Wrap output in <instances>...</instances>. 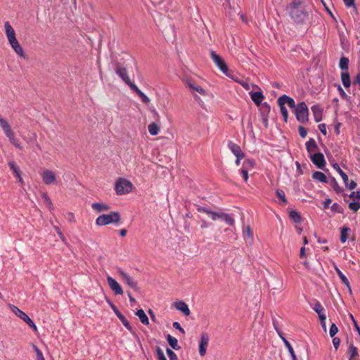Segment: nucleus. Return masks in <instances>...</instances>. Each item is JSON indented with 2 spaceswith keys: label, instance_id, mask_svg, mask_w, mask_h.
Segmentation results:
<instances>
[{
  "label": "nucleus",
  "instance_id": "obj_1",
  "mask_svg": "<svg viewBox=\"0 0 360 360\" xmlns=\"http://www.w3.org/2000/svg\"><path fill=\"white\" fill-rule=\"evenodd\" d=\"M288 9L290 18L297 23H303L308 17V11L301 0H294Z\"/></svg>",
  "mask_w": 360,
  "mask_h": 360
},
{
  "label": "nucleus",
  "instance_id": "obj_2",
  "mask_svg": "<svg viewBox=\"0 0 360 360\" xmlns=\"http://www.w3.org/2000/svg\"><path fill=\"white\" fill-rule=\"evenodd\" d=\"M4 27L6 37L13 51L19 56L25 58V53L23 51L22 46H20V44H19L18 41L16 39L15 32L12 26L10 25L8 22L6 21L4 22Z\"/></svg>",
  "mask_w": 360,
  "mask_h": 360
},
{
  "label": "nucleus",
  "instance_id": "obj_3",
  "mask_svg": "<svg viewBox=\"0 0 360 360\" xmlns=\"http://www.w3.org/2000/svg\"><path fill=\"white\" fill-rule=\"evenodd\" d=\"M197 210L198 212H202L208 214L213 221L221 219L231 226H234L235 220L231 214L223 212H213L209 208L205 207H198Z\"/></svg>",
  "mask_w": 360,
  "mask_h": 360
},
{
  "label": "nucleus",
  "instance_id": "obj_4",
  "mask_svg": "<svg viewBox=\"0 0 360 360\" xmlns=\"http://www.w3.org/2000/svg\"><path fill=\"white\" fill-rule=\"evenodd\" d=\"M121 216L118 212H111L109 214L99 215L96 219V224L98 226H103L110 224H117L120 222Z\"/></svg>",
  "mask_w": 360,
  "mask_h": 360
},
{
  "label": "nucleus",
  "instance_id": "obj_5",
  "mask_svg": "<svg viewBox=\"0 0 360 360\" xmlns=\"http://www.w3.org/2000/svg\"><path fill=\"white\" fill-rule=\"evenodd\" d=\"M296 119L298 122L306 123L309 120V110L304 102L298 103L294 110Z\"/></svg>",
  "mask_w": 360,
  "mask_h": 360
},
{
  "label": "nucleus",
  "instance_id": "obj_6",
  "mask_svg": "<svg viewBox=\"0 0 360 360\" xmlns=\"http://www.w3.org/2000/svg\"><path fill=\"white\" fill-rule=\"evenodd\" d=\"M132 184L125 179H119L115 184V191L117 194L123 195L131 191Z\"/></svg>",
  "mask_w": 360,
  "mask_h": 360
},
{
  "label": "nucleus",
  "instance_id": "obj_7",
  "mask_svg": "<svg viewBox=\"0 0 360 360\" xmlns=\"http://www.w3.org/2000/svg\"><path fill=\"white\" fill-rule=\"evenodd\" d=\"M210 53V57H211L212 60L215 63L217 67L224 74L229 76V74H228L229 68H228V66L226 65L224 60L213 50H211Z\"/></svg>",
  "mask_w": 360,
  "mask_h": 360
},
{
  "label": "nucleus",
  "instance_id": "obj_8",
  "mask_svg": "<svg viewBox=\"0 0 360 360\" xmlns=\"http://www.w3.org/2000/svg\"><path fill=\"white\" fill-rule=\"evenodd\" d=\"M12 311L20 319L25 321L34 332L37 331V327L33 321L22 310L18 309L17 307L13 306L12 307Z\"/></svg>",
  "mask_w": 360,
  "mask_h": 360
},
{
  "label": "nucleus",
  "instance_id": "obj_9",
  "mask_svg": "<svg viewBox=\"0 0 360 360\" xmlns=\"http://www.w3.org/2000/svg\"><path fill=\"white\" fill-rule=\"evenodd\" d=\"M118 272L122 280L129 287L133 288L135 290H139L137 282L134 280V278H132L129 274L125 273L122 269H119Z\"/></svg>",
  "mask_w": 360,
  "mask_h": 360
},
{
  "label": "nucleus",
  "instance_id": "obj_10",
  "mask_svg": "<svg viewBox=\"0 0 360 360\" xmlns=\"http://www.w3.org/2000/svg\"><path fill=\"white\" fill-rule=\"evenodd\" d=\"M311 162L319 168L323 169L326 166V160L324 155L321 153H316L310 155Z\"/></svg>",
  "mask_w": 360,
  "mask_h": 360
},
{
  "label": "nucleus",
  "instance_id": "obj_11",
  "mask_svg": "<svg viewBox=\"0 0 360 360\" xmlns=\"http://www.w3.org/2000/svg\"><path fill=\"white\" fill-rule=\"evenodd\" d=\"M41 178L43 182L46 185H51L56 181V174L53 172L49 169H44L41 172Z\"/></svg>",
  "mask_w": 360,
  "mask_h": 360
},
{
  "label": "nucleus",
  "instance_id": "obj_12",
  "mask_svg": "<svg viewBox=\"0 0 360 360\" xmlns=\"http://www.w3.org/2000/svg\"><path fill=\"white\" fill-rule=\"evenodd\" d=\"M210 337L207 333H202L200 336V340L199 343V353L200 355L203 356L206 354L207 347L208 346Z\"/></svg>",
  "mask_w": 360,
  "mask_h": 360
},
{
  "label": "nucleus",
  "instance_id": "obj_13",
  "mask_svg": "<svg viewBox=\"0 0 360 360\" xmlns=\"http://www.w3.org/2000/svg\"><path fill=\"white\" fill-rule=\"evenodd\" d=\"M107 281L108 283L110 288V289L114 292L115 295H122L123 294V290L120 285L117 283V281L112 278L111 276H108L107 277Z\"/></svg>",
  "mask_w": 360,
  "mask_h": 360
},
{
  "label": "nucleus",
  "instance_id": "obj_14",
  "mask_svg": "<svg viewBox=\"0 0 360 360\" xmlns=\"http://www.w3.org/2000/svg\"><path fill=\"white\" fill-rule=\"evenodd\" d=\"M0 126L9 140L15 136L10 124L6 120L3 118L1 116H0Z\"/></svg>",
  "mask_w": 360,
  "mask_h": 360
},
{
  "label": "nucleus",
  "instance_id": "obj_15",
  "mask_svg": "<svg viewBox=\"0 0 360 360\" xmlns=\"http://www.w3.org/2000/svg\"><path fill=\"white\" fill-rule=\"evenodd\" d=\"M277 103L278 105H282V104L285 105V104H287L290 108H293L294 110H295V108L297 106L293 98L287 95H283L280 96L277 100Z\"/></svg>",
  "mask_w": 360,
  "mask_h": 360
},
{
  "label": "nucleus",
  "instance_id": "obj_16",
  "mask_svg": "<svg viewBox=\"0 0 360 360\" xmlns=\"http://www.w3.org/2000/svg\"><path fill=\"white\" fill-rule=\"evenodd\" d=\"M228 147L230 150L234 154L236 158L239 157H245V153L242 151L240 146L232 141H229L228 143Z\"/></svg>",
  "mask_w": 360,
  "mask_h": 360
},
{
  "label": "nucleus",
  "instance_id": "obj_17",
  "mask_svg": "<svg viewBox=\"0 0 360 360\" xmlns=\"http://www.w3.org/2000/svg\"><path fill=\"white\" fill-rule=\"evenodd\" d=\"M174 307L176 309L181 311L185 316H189L191 314L188 306L184 301H178L174 302Z\"/></svg>",
  "mask_w": 360,
  "mask_h": 360
},
{
  "label": "nucleus",
  "instance_id": "obj_18",
  "mask_svg": "<svg viewBox=\"0 0 360 360\" xmlns=\"http://www.w3.org/2000/svg\"><path fill=\"white\" fill-rule=\"evenodd\" d=\"M91 207L97 213L106 212L110 209V207L108 205L103 202H94L91 205Z\"/></svg>",
  "mask_w": 360,
  "mask_h": 360
},
{
  "label": "nucleus",
  "instance_id": "obj_19",
  "mask_svg": "<svg viewBox=\"0 0 360 360\" xmlns=\"http://www.w3.org/2000/svg\"><path fill=\"white\" fill-rule=\"evenodd\" d=\"M334 268L341 281L347 286L349 294H352V288L350 287L349 282L347 277L343 274V273L340 270V269L336 265L334 266Z\"/></svg>",
  "mask_w": 360,
  "mask_h": 360
},
{
  "label": "nucleus",
  "instance_id": "obj_20",
  "mask_svg": "<svg viewBox=\"0 0 360 360\" xmlns=\"http://www.w3.org/2000/svg\"><path fill=\"white\" fill-rule=\"evenodd\" d=\"M115 72L123 79L125 83H127L130 80L126 68L117 65L115 68Z\"/></svg>",
  "mask_w": 360,
  "mask_h": 360
},
{
  "label": "nucleus",
  "instance_id": "obj_21",
  "mask_svg": "<svg viewBox=\"0 0 360 360\" xmlns=\"http://www.w3.org/2000/svg\"><path fill=\"white\" fill-rule=\"evenodd\" d=\"M186 83L191 91H195L203 96L205 95V91L200 86L195 84L193 81L188 79Z\"/></svg>",
  "mask_w": 360,
  "mask_h": 360
},
{
  "label": "nucleus",
  "instance_id": "obj_22",
  "mask_svg": "<svg viewBox=\"0 0 360 360\" xmlns=\"http://www.w3.org/2000/svg\"><path fill=\"white\" fill-rule=\"evenodd\" d=\"M311 111L313 112L314 120L316 122H319L322 120V109L318 105H313L311 107Z\"/></svg>",
  "mask_w": 360,
  "mask_h": 360
},
{
  "label": "nucleus",
  "instance_id": "obj_23",
  "mask_svg": "<svg viewBox=\"0 0 360 360\" xmlns=\"http://www.w3.org/2000/svg\"><path fill=\"white\" fill-rule=\"evenodd\" d=\"M251 98L253 102L259 106L262 104L264 96L262 91H256L251 94Z\"/></svg>",
  "mask_w": 360,
  "mask_h": 360
},
{
  "label": "nucleus",
  "instance_id": "obj_24",
  "mask_svg": "<svg viewBox=\"0 0 360 360\" xmlns=\"http://www.w3.org/2000/svg\"><path fill=\"white\" fill-rule=\"evenodd\" d=\"M166 338H167V340L169 345V346L175 349V350H179L181 349V347L178 345V340L176 338L172 336L171 335L168 334L167 336H166Z\"/></svg>",
  "mask_w": 360,
  "mask_h": 360
},
{
  "label": "nucleus",
  "instance_id": "obj_25",
  "mask_svg": "<svg viewBox=\"0 0 360 360\" xmlns=\"http://www.w3.org/2000/svg\"><path fill=\"white\" fill-rule=\"evenodd\" d=\"M136 315L139 317L140 321L144 324L148 326L149 324V320L146 314L145 311L143 309H139L136 312Z\"/></svg>",
  "mask_w": 360,
  "mask_h": 360
},
{
  "label": "nucleus",
  "instance_id": "obj_26",
  "mask_svg": "<svg viewBox=\"0 0 360 360\" xmlns=\"http://www.w3.org/2000/svg\"><path fill=\"white\" fill-rule=\"evenodd\" d=\"M306 149L309 153H311V152L317 150L318 146L315 141V140L311 138L308 141L306 142Z\"/></svg>",
  "mask_w": 360,
  "mask_h": 360
},
{
  "label": "nucleus",
  "instance_id": "obj_27",
  "mask_svg": "<svg viewBox=\"0 0 360 360\" xmlns=\"http://www.w3.org/2000/svg\"><path fill=\"white\" fill-rule=\"evenodd\" d=\"M312 178L318 181L327 183V176L321 172L316 171L312 174Z\"/></svg>",
  "mask_w": 360,
  "mask_h": 360
},
{
  "label": "nucleus",
  "instance_id": "obj_28",
  "mask_svg": "<svg viewBox=\"0 0 360 360\" xmlns=\"http://www.w3.org/2000/svg\"><path fill=\"white\" fill-rule=\"evenodd\" d=\"M281 340H283V343L285 344V346L287 347V349L291 356L292 360H298L290 343L284 337H281Z\"/></svg>",
  "mask_w": 360,
  "mask_h": 360
},
{
  "label": "nucleus",
  "instance_id": "obj_29",
  "mask_svg": "<svg viewBox=\"0 0 360 360\" xmlns=\"http://www.w3.org/2000/svg\"><path fill=\"white\" fill-rule=\"evenodd\" d=\"M148 129L150 135L155 136L159 134L160 127L156 122H152L148 125Z\"/></svg>",
  "mask_w": 360,
  "mask_h": 360
},
{
  "label": "nucleus",
  "instance_id": "obj_30",
  "mask_svg": "<svg viewBox=\"0 0 360 360\" xmlns=\"http://www.w3.org/2000/svg\"><path fill=\"white\" fill-rule=\"evenodd\" d=\"M341 80L343 86L348 88L351 85L350 76L348 72H343L341 73Z\"/></svg>",
  "mask_w": 360,
  "mask_h": 360
},
{
  "label": "nucleus",
  "instance_id": "obj_31",
  "mask_svg": "<svg viewBox=\"0 0 360 360\" xmlns=\"http://www.w3.org/2000/svg\"><path fill=\"white\" fill-rule=\"evenodd\" d=\"M117 317L120 320V321L122 323V324L126 327V328L127 330H129L131 333L134 334L136 335V337L137 338V335L133 331L129 322L125 319V317L122 314H118Z\"/></svg>",
  "mask_w": 360,
  "mask_h": 360
},
{
  "label": "nucleus",
  "instance_id": "obj_32",
  "mask_svg": "<svg viewBox=\"0 0 360 360\" xmlns=\"http://www.w3.org/2000/svg\"><path fill=\"white\" fill-rule=\"evenodd\" d=\"M349 59L346 57H342L340 59L339 62V67L342 70H346L347 72V70L349 68Z\"/></svg>",
  "mask_w": 360,
  "mask_h": 360
},
{
  "label": "nucleus",
  "instance_id": "obj_33",
  "mask_svg": "<svg viewBox=\"0 0 360 360\" xmlns=\"http://www.w3.org/2000/svg\"><path fill=\"white\" fill-rule=\"evenodd\" d=\"M350 231V229L348 227H342L340 231V241L344 243L348 238V233Z\"/></svg>",
  "mask_w": 360,
  "mask_h": 360
},
{
  "label": "nucleus",
  "instance_id": "obj_34",
  "mask_svg": "<svg viewBox=\"0 0 360 360\" xmlns=\"http://www.w3.org/2000/svg\"><path fill=\"white\" fill-rule=\"evenodd\" d=\"M289 217L290 219L295 223H300L301 221L300 214L295 210H292L290 212Z\"/></svg>",
  "mask_w": 360,
  "mask_h": 360
},
{
  "label": "nucleus",
  "instance_id": "obj_35",
  "mask_svg": "<svg viewBox=\"0 0 360 360\" xmlns=\"http://www.w3.org/2000/svg\"><path fill=\"white\" fill-rule=\"evenodd\" d=\"M333 167L334 169H335L340 174V175L341 176L343 181L345 184H347V182L348 181V176L347 175L340 169V167H339L338 164L335 163L333 165Z\"/></svg>",
  "mask_w": 360,
  "mask_h": 360
},
{
  "label": "nucleus",
  "instance_id": "obj_36",
  "mask_svg": "<svg viewBox=\"0 0 360 360\" xmlns=\"http://www.w3.org/2000/svg\"><path fill=\"white\" fill-rule=\"evenodd\" d=\"M255 165V162L253 160L247 159L243 162L242 169H245L249 170L251 168H253Z\"/></svg>",
  "mask_w": 360,
  "mask_h": 360
},
{
  "label": "nucleus",
  "instance_id": "obj_37",
  "mask_svg": "<svg viewBox=\"0 0 360 360\" xmlns=\"http://www.w3.org/2000/svg\"><path fill=\"white\" fill-rule=\"evenodd\" d=\"M271 107L267 103H264L262 104L261 111H262V116L263 115H267L270 112Z\"/></svg>",
  "mask_w": 360,
  "mask_h": 360
},
{
  "label": "nucleus",
  "instance_id": "obj_38",
  "mask_svg": "<svg viewBox=\"0 0 360 360\" xmlns=\"http://www.w3.org/2000/svg\"><path fill=\"white\" fill-rule=\"evenodd\" d=\"M330 184L336 193H339L342 191V188L339 186L335 178H332L330 181Z\"/></svg>",
  "mask_w": 360,
  "mask_h": 360
},
{
  "label": "nucleus",
  "instance_id": "obj_39",
  "mask_svg": "<svg viewBox=\"0 0 360 360\" xmlns=\"http://www.w3.org/2000/svg\"><path fill=\"white\" fill-rule=\"evenodd\" d=\"M314 310L318 314V315L323 314L325 309L319 302H316L314 307Z\"/></svg>",
  "mask_w": 360,
  "mask_h": 360
},
{
  "label": "nucleus",
  "instance_id": "obj_40",
  "mask_svg": "<svg viewBox=\"0 0 360 360\" xmlns=\"http://www.w3.org/2000/svg\"><path fill=\"white\" fill-rule=\"evenodd\" d=\"M32 348L36 353L37 360H45L41 351L35 345L32 344Z\"/></svg>",
  "mask_w": 360,
  "mask_h": 360
},
{
  "label": "nucleus",
  "instance_id": "obj_41",
  "mask_svg": "<svg viewBox=\"0 0 360 360\" xmlns=\"http://www.w3.org/2000/svg\"><path fill=\"white\" fill-rule=\"evenodd\" d=\"M276 195L280 198V200L284 203V204H287L288 201H287V199L285 198V193L283 190L281 189H278L276 191Z\"/></svg>",
  "mask_w": 360,
  "mask_h": 360
},
{
  "label": "nucleus",
  "instance_id": "obj_42",
  "mask_svg": "<svg viewBox=\"0 0 360 360\" xmlns=\"http://www.w3.org/2000/svg\"><path fill=\"white\" fill-rule=\"evenodd\" d=\"M280 107V110H281V113L283 117V120L285 122H288V110L287 108L285 107V105L283 104H282V105H278Z\"/></svg>",
  "mask_w": 360,
  "mask_h": 360
},
{
  "label": "nucleus",
  "instance_id": "obj_43",
  "mask_svg": "<svg viewBox=\"0 0 360 360\" xmlns=\"http://www.w3.org/2000/svg\"><path fill=\"white\" fill-rule=\"evenodd\" d=\"M349 352H350L349 360H351L354 357L357 356L359 354L357 348L355 346H354L353 345H350V346H349Z\"/></svg>",
  "mask_w": 360,
  "mask_h": 360
},
{
  "label": "nucleus",
  "instance_id": "obj_44",
  "mask_svg": "<svg viewBox=\"0 0 360 360\" xmlns=\"http://www.w3.org/2000/svg\"><path fill=\"white\" fill-rule=\"evenodd\" d=\"M166 352L169 358V360H178L176 354L171 349L167 348Z\"/></svg>",
  "mask_w": 360,
  "mask_h": 360
},
{
  "label": "nucleus",
  "instance_id": "obj_45",
  "mask_svg": "<svg viewBox=\"0 0 360 360\" xmlns=\"http://www.w3.org/2000/svg\"><path fill=\"white\" fill-rule=\"evenodd\" d=\"M349 208L354 212H357L360 209V203L358 202H352L349 204Z\"/></svg>",
  "mask_w": 360,
  "mask_h": 360
},
{
  "label": "nucleus",
  "instance_id": "obj_46",
  "mask_svg": "<svg viewBox=\"0 0 360 360\" xmlns=\"http://www.w3.org/2000/svg\"><path fill=\"white\" fill-rule=\"evenodd\" d=\"M156 353L158 360H167L160 347H157Z\"/></svg>",
  "mask_w": 360,
  "mask_h": 360
},
{
  "label": "nucleus",
  "instance_id": "obj_47",
  "mask_svg": "<svg viewBox=\"0 0 360 360\" xmlns=\"http://www.w3.org/2000/svg\"><path fill=\"white\" fill-rule=\"evenodd\" d=\"M338 328L337 327V326L335 323H333L330 328V331H329L330 336L332 338L334 337L338 333Z\"/></svg>",
  "mask_w": 360,
  "mask_h": 360
},
{
  "label": "nucleus",
  "instance_id": "obj_48",
  "mask_svg": "<svg viewBox=\"0 0 360 360\" xmlns=\"http://www.w3.org/2000/svg\"><path fill=\"white\" fill-rule=\"evenodd\" d=\"M138 96L140 97L143 103L147 104L150 102L149 98L143 92L141 91Z\"/></svg>",
  "mask_w": 360,
  "mask_h": 360
},
{
  "label": "nucleus",
  "instance_id": "obj_49",
  "mask_svg": "<svg viewBox=\"0 0 360 360\" xmlns=\"http://www.w3.org/2000/svg\"><path fill=\"white\" fill-rule=\"evenodd\" d=\"M331 210H332L333 212H338V213H342V211H343L342 208L338 203H334L331 206Z\"/></svg>",
  "mask_w": 360,
  "mask_h": 360
},
{
  "label": "nucleus",
  "instance_id": "obj_50",
  "mask_svg": "<svg viewBox=\"0 0 360 360\" xmlns=\"http://www.w3.org/2000/svg\"><path fill=\"white\" fill-rule=\"evenodd\" d=\"M8 166L10 167V169L13 171V172L15 174L18 172H19V169L18 167H17L16 164L13 162V161H11L8 162Z\"/></svg>",
  "mask_w": 360,
  "mask_h": 360
},
{
  "label": "nucleus",
  "instance_id": "obj_51",
  "mask_svg": "<svg viewBox=\"0 0 360 360\" xmlns=\"http://www.w3.org/2000/svg\"><path fill=\"white\" fill-rule=\"evenodd\" d=\"M298 131H299V134L300 136L302 137V138H304L306 137L307 134V129L302 127V126H300L298 127Z\"/></svg>",
  "mask_w": 360,
  "mask_h": 360
},
{
  "label": "nucleus",
  "instance_id": "obj_52",
  "mask_svg": "<svg viewBox=\"0 0 360 360\" xmlns=\"http://www.w3.org/2000/svg\"><path fill=\"white\" fill-rule=\"evenodd\" d=\"M338 90L340 95L341 96V97L342 98H344V99L348 98V96L347 95V94L345 93V91H344V89L341 87V86L340 84H338Z\"/></svg>",
  "mask_w": 360,
  "mask_h": 360
},
{
  "label": "nucleus",
  "instance_id": "obj_53",
  "mask_svg": "<svg viewBox=\"0 0 360 360\" xmlns=\"http://www.w3.org/2000/svg\"><path fill=\"white\" fill-rule=\"evenodd\" d=\"M244 234H246L248 238H252L253 232L250 226H248L246 228H245Z\"/></svg>",
  "mask_w": 360,
  "mask_h": 360
},
{
  "label": "nucleus",
  "instance_id": "obj_54",
  "mask_svg": "<svg viewBox=\"0 0 360 360\" xmlns=\"http://www.w3.org/2000/svg\"><path fill=\"white\" fill-rule=\"evenodd\" d=\"M349 317H350V319L352 321V323L354 324V326L356 330L358 332V333H359V335L360 336V328H359L357 322L356 321V320L354 319V316H353V315L352 314H349Z\"/></svg>",
  "mask_w": 360,
  "mask_h": 360
},
{
  "label": "nucleus",
  "instance_id": "obj_55",
  "mask_svg": "<svg viewBox=\"0 0 360 360\" xmlns=\"http://www.w3.org/2000/svg\"><path fill=\"white\" fill-rule=\"evenodd\" d=\"M9 141L11 142V144H13L15 148H19V149H22V147L20 144V143L18 142V140H16V139L15 138V136L12 139H11L9 140Z\"/></svg>",
  "mask_w": 360,
  "mask_h": 360
},
{
  "label": "nucleus",
  "instance_id": "obj_56",
  "mask_svg": "<svg viewBox=\"0 0 360 360\" xmlns=\"http://www.w3.org/2000/svg\"><path fill=\"white\" fill-rule=\"evenodd\" d=\"M345 184L346 187L349 190H353L356 187V183L353 180H352L349 183L347 181V184Z\"/></svg>",
  "mask_w": 360,
  "mask_h": 360
},
{
  "label": "nucleus",
  "instance_id": "obj_57",
  "mask_svg": "<svg viewBox=\"0 0 360 360\" xmlns=\"http://www.w3.org/2000/svg\"><path fill=\"white\" fill-rule=\"evenodd\" d=\"M173 327L176 329V330H179L182 334H185V330L181 326L180 323H178V322H174L173 324H172Z\"/></svg>",
  "mask_w": 360,
  "mask_h": 360
},
{
  "label": "nucleus",
  "instance_id": "obj_58",
  "mask_svg": "<svg viewBox=\"0 0 360 360\" xmlns=\"http://www.w3.org/2000/svg\"><path fill=\"white\" fill-rule=\"evenodd\" d=\"M240 173L242 174L243 175V178L244 179L245 181H247L248 179V170L247 169H240Z\"/></svg>",
  "mask_w": 360,
  "mask_h": 360
},
{
  "label": "nucleus",
  "instance_id": "obj_59",
  "mask_svg": "<svg viewBox=\"0 0 360 360\" xmlns=\"http://www.w3.org/2000/svg\"><path fill=\"white\" fill-rule=\"evenodd\" d=\"M108 302L110 304V306L112 308V309L113 310V311L115 312V314L117 315V316H118V314H121L120 311L117 309V308L110 300H108Z\"/></svg>",
  "mask_w": 360,
  "mask_h": 360
},
{
  "label": "nucleus",
  "instance_id": "obj_60",
  "mask_svg": "<svg viewBox=\"0 0 360 360\" xmlns=\"http://www.w3.org/2000/svg\"><path fill=\"white\" fill-rule=\"evenodd\" d=\"M333 346L335 348V349H338V348L340 344V339L338 338H334L333 339Z\"/></svg>",
  "mask_w": 360,
  "mask_h": 360
},
{
  "label": "nucleus",
  "instance_id": "obj_61",
  "mask_svg": "<svg viewBox=\"0 0 360 360\" xmlns=\"http://www.w3.org/2000/svg\"><path fill=\"white\" fill-rule=\"evenodd\" d=\"M54 228H55L58 235L59 236L60 238L61 239V240L65 242V238L63 233L60 231V229L58 226H55Z\"/></svg>",
  "mask_w": 360,
  "mask_h": 360
},
{
  "label": "nucleus",
  "instance_id": "obj_62",
  "mask_svg": "<svg viewBox=\"0 0 360 360\" xmlns=\"http://www.w3.org/2000/svg\"><path fill=\"white\" fill-rule=\"evenodd\" d=\"M319 129L321 131V133L324 135L326 134V126L325 124H320L319 125Z\"/></svg>",
  "mask_w": 360,
  "mask_h": 360
},
{
  "label": "nucleus",
  "instance_id": "obj_63",
  "mask_svg": "<svg viewBox=\"0 0 360 360\" xmlns=\"http://www.w3.org/2000/svg\"><path fill=\"white\" fill-rule=\"evenodd\" d=\"M349 198H356V199H360V192L359 191L352 192L349 195Z\"/></svg>",
  "mask_w": 360,
  "mask_h": 360
},
{
  "label": "nucleus",
  "instance_id": "obj_64",
  "mask_svg": "<svg viewBox=\"0 0 360 360\" xmlns=\"http://www.w3.org/2000/svg\"><path fill=\"white\" fill-rule=\"evenodd\" d=\"M67 218H68V221L70 222L75 221V216L72 212H68L67 214Z\"/></svg>",
  "mask_w": 360,
  "mask_h": 360
}]
</instances>
